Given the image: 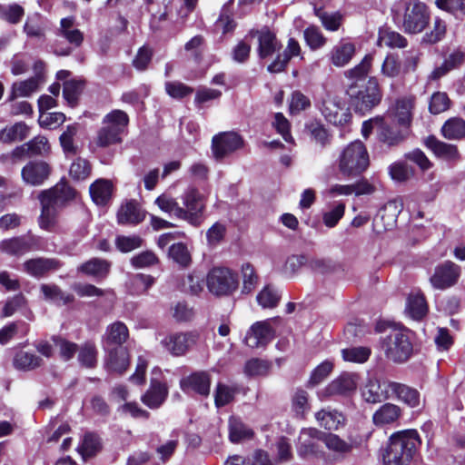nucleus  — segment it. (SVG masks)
<instances>
[{
    "mask_svg": "<svg viewBox=\"0 0 465 465\" xmlns=\"http://www.w3.org/2000/svg\"><path fill=\"white\" fill-rule=\"evenodd\" d=\"M391 11L394 21L408 34L421 33L430 23L429 9L420 0H397Z\"/></svg>",
    "mask_w": 465,
    "mask_h": 465,
    "instance_id": "f257e3e1",
    "label": "nucleus"
},
{
    "mask_svg": "<svg viewBox=\"0 0 465 465\" xmlns=\"http://www.w3.org/2000/svg\"><path fill=\"white\" fill-rule=\"evenodd\" d=\"M420 444L419 434L414 430L392 434L383 454L384 463L386 465H407L413 459Z\"/></svg>",
    "mask_w": 465,
    "mask_h": 465,
    "instance_id": "f03ea898",
    "label": "nucleus"
},
{
    "mask_svg": "<svg viewBox=\"0 0 465 465\" xmlns=\"http://www.w3.org/2000/svg\"><path fill=\"white\" fill-rule=\"evenodd\" d=\"M346 93L354 111L362 115L377 106L382 97L378 80L375 77H370L366 84L361 86L351 84Z\"/></svg>",
    "mask_w": 465,
    "mask_h": 465,
    "instance_id": "7ed1b4c3",
    "label": "nucleus"
},
{
    "mask_svg": "<svg viewBox=\"0 0 465 465\" xmlns=\"http://www.w3.org/2000/svg\"><path fill=\"white\" fill-rule=\"evenodd\" d=\"M129 123L127 114L122 110H113L103 119V126L98 130L96 144L99 147H108L122 143L124 134Z\"/></svg>",
    "mask_w": 465,
    "mask_h": 465,
    "instance_id": "20e7f679",
    "label": "nucleus"
},
{
    "mask_svg": "<svg viewBox=\"0 0 465 465\" xmlns=\"http://www.w3.org/2000/svg\"><path fill=\"white\" fill-rule=\"evenodd\" d=\"M370 159L362 142L357 140L349 143L339 157V170L346 176H357L369 166Z\"/></svg>",
    "mask_w": 465,
    "mask_h": 465,
    "instance_id": "39448f33",
    "label": "nucleus"
},
{
    "mask_svg": "<svg viewBox=\"0 0 465 465\" xmlns=\"http://www.w3.org/2000/svg\"><path fill=\"white\" fill-rule=\"evenodd\" d=\"M382 350L388 359L394 362H403L412 352L410 331L406 329H393L382 341Z\"/></svg>",
    "mask_w": 465,
    "mask_h": 465,
    "instance_id": "423d86ee",
    "label": "nucleus"
},
{
    "mask_svg": "<svg viewBox=\"0 0 465 465\" xmlns=\"http://www.w3.org/2000/svg\"><path fill=\"white\" fill-rule=\"evenodd\" d=\"M206 284L209 292L213 295L226 296L237 290L238 279L228 268L214 267L207 275Z\"/></svg>",
    "mask_w": 465,
    "mask_h": 465,
    "instance_id": "0eeeda50",
    "label": "nucleus"
},
{
    "mask_svg": "<svg viewBox=\"0 0 465 465\" xmlns=\"http://www.w3.org/2000/svg\"><path fill=\"white\" fill-rule=\"evenodd\" d=\"M320 111L326 121L336 126H345L351 120L350 109L342 98L335 94H326Z\"/></svg>",
    "mask_w": 465,
    "mask_h": 465,
    "instance_id": "6e6552de",
    "label": "nucleus"
},
{
    "mask_svg": "<svg viewBox=\"0 0 465 465\" xmlns=\"http://www.w3.org/2000/svg\"><path fill=\"white\" fill-rule=\"evenodd\" d=\"M56 35L64 38L71 46L56 47L54 53L57 55H70L74 48H78L84 42V33L80 31L73 16L62 18L60 26L57 28Z\"/></svg>",
    "mask_w": 465,
    "mask_h": 465,
    "instance_id": "1a4fd4ad",
    "label": "nucleus"
},
{
    "mask_svg": "<svg viewBox=\"0 0 465 465\" xmlns=\"http://www.w3.org/2000/svg\"><path fill=\"white\" fill-rule=\"evenodd\" d=\"M181 200L188 217L183 218L193 225H199L202 219V214L204 211V198L199 190L193 185L188 186L181 195Z\"/></svg>",
    "mask_w": 465,
    "mask_h": 465,
    "instance_id": "9d476101",
    "label": "nucleus"
},
{
    "mask_svg": "<svg viewBox=\"0 0 465 465\" xmlns=\"http://www.w3.org/2000/svg\"><path fill=\"white\" fill-rule=\"evenodd\" d=\"M460 273L461 269L458 264L445 261L435 267L430 282L434 289L445 290L458 282Z\"/></svg>",
    "mask_w": 465,
    "mask_h": 465,
    "instance_id": "9b49d317",
    "label": "nucleus"
},
{
    "mask_svg": "<svg viewBox=\"0 0 465 465\" xmlns=\"http://www.w3.org/2000/svg\"><path fill=\"white\" fill-rule=\"evenodd\" d=\"M40 249H42V240L33 234L13 237L0 242V251L9 255L20 256Z\"/></svg>",
    "mask_w": 465,
    "mask_h": 465,
    "instance_id": "f8f14e48",
    "label": "nucleus"
},
{
    "mask_svg": "<svg viewBox=\"0 0 465 465\" xmlns=\"http://www.w3.org/2000/svg\"><path fill=\"white\" fill-rule=\"evenodd\" d=\"M323 432L313 428L302 429L298 436L296 450L302 459L319 457L322 453L319 441H322Z\"/></svg>",
    "mask_w": 465,
    "mask_h": 465,
    "instance_id": "ddd939ff",
    "label": "nucleus"
},
{
    "mask_svg": "<svg viewBox=\"0 0 465 465\" xmlns=\"http://www.w3.org/2000/svg\"><path fill=\"white\" fill-rule=\"evenodd\" d=\"M242 146V138L234 132L221 133L212 140L213 153L217 160L223 159Z\"/></svg>",
    "mask_w": 465,
    "mask_h": 465,
    "instance_id": "4468645a",
    "label": "nucleus"
},
{
    "mask_svg": "<svg viewBox=\"0 0 465 465\" xmlns=\"http://www.w3.org/2000/svg\"><path fill=\"white\" fill-rule=\"evenodd\" d=\"M199 334L194 331L177 332L166 336L161 341V344L173 356L184 355L196 344Z\"/></svg>",
    "mask_w": 465,
    "mask_h": 465,
    "instance_id": "2eb2a0df",
    "label": "nucleus"
},
{
    "mask_svg": "<svg viewBox=\"0 0 465 465\" xmlns=\"http://www.w3.org/2000/svg\"><path fill=\"white\" fill-rule=\"evenodd\" d=\"M361 397L368 403H379L391 398V381L369 379L361 389Z\"/></svg>",
    "mask_w": 465,
    "mask_h": 465,
    "instance_id": "dca6fc26",
    "label": "nucleus"
},
{
    "mask_svg": "<svg viewBox=\"0 0 465 465\" xmlns=\"http://www.w3.org/2000/svg\"><path fill=\"white\" fill-rule=\"evenodd\" d=\"M357 384V374L344 372L329 383L328 386L320 392V397L349 395L356 390Z\"/></svg>",
    "mask_w": 465,
    "mask_h": 465,
    "instance_id": "f3484780",
    "label": "nucleus"
},
{
    "mask_svg": "<svg viewBox=\"0 0 465 465\" xmlns=\"http://www.w3.org/2000/svg\"><path fill=\"white\" fill-rule=\"evenodd\" d=\"M50 165L44 161H30L21 171L23 181L32 186H39L44 183L51 173Z\"/></svg>",
    "mask_w": 465,
    "mask_h": 465,
    "instance_id": "a211bd4d",
    "label": "nucleus"
},
{
    "mask_svg": "<svg viewBox=\"0 0 465 465\" xmlns=\"http://www.w3.org/2000/svg\"><path fill=\"white\" fill-rule=\"evenodd\" d=\"M413 107L414 99L412 97H402L398 99L395 105L388 111V115L393 123L405 129H410Z\"/></svg>",
    "mask_w": 465,
    "mask_h": 465,
    "instance_id": "6ab92c4d",
    "label": "nucleus"
},
{
    "mask_svg": "<svg viewBox=\"0 0 465 465\" xmlns=\"http://www.w3.org/2000/svg\"><path fill=\"white\" fill-rule=\"evenodd\" d=\"M62 263L54 258H34L23 263V271L35 278H41L61 268Z\"/></svg>",
    "mask_w": 465,
    "mask_h": 465,
    "instance_id": "aec40b11",
    "label": "nucleus"
},
{
    "mask_svg": "<svg viewBox=\"0 0 465 465\" xmlns=\"http://www.w3.org/2000/svg\"><path fill=\"white\" fill-rule=\"evenodd\" d=\"M273 338V331L267 322L253 323L246 333L244 341L250 348L266 345Z\"/></svg>",
    "mask_w": 465,
    "mask_h": 465,
    "instance_id": "412c9836",
    "label": "nucleus"
},
{
    "mask_svg": "<svg viewBox=\"0 0 465 465\" xmlns=\"http://www.w3.org/2000/svg\"><path fill=\"white\" fill-rule=\"evenodd\" d=\"M183 391H193L202 396L210 393L211 378L206 371H198L183 378L180 382Z\"/></svg>",
    "mask_w": 465,
    "mask_h": 465,
    "instance_id": "4be33fe9",
    "label": "nucleus"
},
{
    "mask_svg": "<svg viewBox=\"0 0 465 465\" xmlns=\"http://www.w3.org/2000/svg\"><path fill=\"white\" fill-rule=\"evenodd\" d=\"M50 144L46 137L38 135L24 143L21 146L16 147L11 153L13 158H21L25 155H45L50 152Z\"/></svg>",
    "mask_w": 465,
    "mask_h": 465,
    "instance_id": "5701e85b",
    "label": "nucleus"
},
{
    "mask_svg": "<svg viewBox=\"0 0 465 465\" xmlns=\"http://www.w3.org/2000/svg\"><path fill=\"white\" fill-rule=\"evenodd\" d=\"M167 395L168 388L166 384L153 377L150 388L142 396V401L150 409H156L164 402Z\"/></svg>",
    "mask_w": 465,
    "mask_h": 465,
    "instance_id": "b1692460",
    "label": "nucleus"
},
{
    "mask_svg": "<svg viewBox=\"0 0 465 465\" xmlns=\"http://www.w3.org/2000/svg\"><path fill=\"white\" fill-rule=\"evenodd\" d=\"M409 134V129L401 126H392L382 118V124L378 130L379 140L388 146H396L403 142Z\"/></svg>",
    "mask_w": 465,
    "mask_h": 465,
    "instance_id": "393cba45",
    "label": "nucleus"
},
{
    "mask_svg": "<svg viewBox=\"0 0 465 465\" xmlns=\"http://www.w3.org/2000/svg\"><path fill=\"white\" fill-rule=\"evenodd\" d=\"M355 54V45L353 43L341 40L335 45L329 54L331 63L336 67L347 65Z\"/></svg>",
    "mask_w": 465,
    "mask_h": 465,
    "instance_id": "a878e982",
    "label": "nucleus"
},
{
    "mask_svg": "<svg viewBox=\"0 0 465 465\" xmlns=\"http://www.w3.org/2000/svg\"><path fill=\"white\" fill-rule=\"evenodd\" d=\"M129 353L124 347H116L110 350L105 361V368L110 372L123 374L129 366Z\"/></svg>",
    "mask_w": 465,
    "mask_h": 465,
    "instance_id": "bb28decb",
    "label": "nucleus"
},
{
    "mask_svg": "<svg viewBox=\"0 0 465 465\" xmlns=\"http://www.w3.org/2000/svg\"><path fill=\"white\" fill-rule=\"evenodd\" d=\"M425 143L427 147L439 158L449 162H457L460 160V156L458 148L454 144L441 142L434 136L428 137Z\"/></svg>",
    "mask_w": 465,
    "mask_h": 465,
    "instance_id": "cd10ccee",
    "label": "nucleus"
},
{
    "mask_svg": "<svg viewBox=\"0 0 465 465\" xmlns=\"http://www.w3.org/2000/svg\"><path fill=\"white\" fill-rule=\"evenodd\" d=\"M113 183L107 179H97L89 187L90 196L96 205H106L112 198Z\"/></svg>",
    "mask_w": 465,
    "mask_h": 465,
    "instance_id": "c85d7f7f",
    "label": "nucleus"
},
{
    "mask_svg": "<svg viewBox=\"0 0 465 465\" xmlns=\"http://www.w3.org/2000/svg\"><path fill=\"white\" fill-rule=\"evenodd\" d=\"M301 54V46L299 43L290 38L288 41L287 47L282 54L277 55L275 60L268 65V71L271 73H280L286 67L288 62L294 56H298Z\"/></svg>",
    "mask_w": 465,
    "mask_h": 465,
    "instance_id": "c756f323",
    "label": "nucleus"
},
{
    "mask_svg": "<svg viewBox=\"0 0 465 465\" xmlns=\"http://www.w3.org/2000/svg\"><path fill=\"white\" fill-rule=\"evenodd\" d=\"M322 441L326 448L333 452V460H339L343 459L352 450V445L333 433H323Z\"/></svg>",
    "mask_w": 465,
    "mask_h": 465,
    "instance_id": "7c9ffc66",
    "label": "nucleus"
},
{
    "mask_svg": "<svg viewBox=\"0 0 465 465\" xmlns=\"http://www.w3.org/2000/svg\"><path fill=\"white\" fill-rule=\"evenodd\" d=\"M401 415V409L392 403H384L372 415L376 426L382 427L396 422Z\"/></svg>",
    "mask_w": 465,
    "mask_h": 465,
    "instance_id": "2f4dec72",
    "label": "nucleus"
},
{
    "mask_svg": "<svg viewBox=\"0 0 465 465\" xmlns=\"http://www.w3.org/2000/svg\"><path fill=\"white\" fill-rule=\"evenodd\" d=\"M394 396L411 408L420 405V396L417 390L402 383L391 381V398Z\"/></svg>",
    "mask_w": 465,
    "mask_h": 465,
    "instance_id": "473e14b6",
    "label": "nucleus"
},
{
    "mask_svg": "<svg viewBox=\"0 0 465 465\" xmlns=\"http://www.w3.org/2000/svg\"><path fill=\"white\" fill-rule=\"evenodd\" d=\"M75 195V191L66 183H57L48 191L43 192L40 196L59 206L66 201L72 200Z\"/></svg>",
    "mask_w": 465,
    "mask_h": 465,
    "instance_id": "72a5a7b5",
    "label": "nucleus"
},
{
    "mask_svg": "<svg viewBox=\"0 0 465 465\" xmlns=\"http://www.w3.org/2000/svg\"><path fill=\"white\" fill-rule=\"evenodd\" d=\"M111 263L108 261L100 258H93L81 264L78 271L87 276L100 280L104 279L108 275Z\"/></svg>",
    "mask_w": 465,
    "mask_h": 465,
    "instance_id": "f704fd0d",
    "label": "nucleus"
},
{
    "mask_svg": "<svg viewBox=\"0 0 465 465\" xmlns=\"http://www.w3.org/2000/svg\"><path fill=\"white\" fill-rule=\"evenodd\" d=\"M144 219V213L134 202L123 204L117 213L120 224H138Z\"/></svg>",
    "mask_w": 465,
    "mask_h": 465,
    "instance_id": "c9c22d12",
    "label": "nucleus"
},
{
    "mask_svg": "<svg viewBox=\"0 0 465 465\" xmlns=\"http://www.w3.org/2000/svg\"><path fill=\"white\" fill-rule=\"evenodd\" d=\"M345 209L343 202L335 201L329 203L322 213V223L329 229L334 228L344 216Z\"/></svg>",
    "mask_w": 465,
    "mask_h": 465,
    "instance_id": "e433bc0d",
    "label": "nucleus"
},
{
    "mask_svg": "<svg viewBox=\"0 0 465 465\" xmlns=\"http://www.w3.org/2000/svg\"><path fill=\"white\" fill-rule=\"evenodd\" d=\"M405 311L413 320L422 319L428 312V304L423 294L420 292L411 293L407 299Z\"/></svg>",
    "mask_w": 465,
    "mask_h": 465,
    "instance_id": "4c0bfd02",
    "label": "nucleus"
},
{
    "mask_svg": "<svg viewBox=\"0 0 465 465\" xmlns=\"http://www.w3.org/2000/svg\"><path fill=\"white\" fill-rule=\"evenodd\" d=\"M129 337L127 326L122 322L110 324L104 333V339L106 345H118L121 347Z\"/></svg>",
    "mask_w": 465,
    "mask_h": 465,
    "instance_id": "58836bf2",
    "label": "nucleus"
},
{
    "mask_svg": "<svg viewBox=\"0 0 465 465\" xmlns=\"http://www.w3.org/2000/svg\"><path fill=\"white\" fill-rule=\"evenodd\" d=\"M154 203L164 213L171 216H174L178 219L183 220L188 217V214L183 208L179 205L177 201L168 194H161L158 196Z\"/></svg>",
    "mask_w": 465,
    "mask_h": 465,
    "instance_id": "ea45409f",
    "label": "nucleus"
},
{
    "mask_svg": "<svg viewBox=\"0 0 465 465\" xmlns=\"http://www.w3.org/2000/svg\"><path fill=\"white\" fill-rule=\"evenodd\" d=\"M402 204L398 200L389 201L379 211L374 221L381 219L385 222V229L391 227L397 221V217L401 212Z\"/></svg>",
    "mask_w": 465,
    "mask_h": 465,
    "instance_id": "a19ab883",
    "label": "nucleus"
},
{
    "mask_svg": "<svg viewBox=\"0 0 465 465\" xmlns=\"http://www.w3.org/2000/svg\"><path fill=\"white\" fill-rule=\"evenodd\" d=\"M253 431L247 427L239 418L231 417L229 420V439L237 443L252 437Z\"/></svg>",
    "mask_w": 465,
    "mask_h": 465,
    "instance_id": "79ce46f5",
    "label": "nucleus"
},
{
    "mask_svg": "<svg viewBox=\"0 0 465 465\" xmlns=\"http://www.w3.org/2000/svg\"><path fill=\"white\" fill-rule=\"evenodd\" d=\"M407 39L400 33L389 28H382L379 31L378 45L390 48H404L407 46Z\"/></svg>",
    "mask_w": 465,
    "mask_h": 465,
    "instance_id": "37998d69",
    "label": "nucleus"
},
{
    "mask_svg": "<svg viewBox=\"0 0 465 465\" xmlns=\"http://www.w3.org/2000/svg\"><path fill=\"white\" fill-rule=\"evenodd\" d=\"M42 82V77L36 75L25 81L16 82L12 86L11 98L29 96L31 94L36 92Z\"/></svg>",
    "mask_w": 465,
    "mask_h": 465,
    "instance_id": "c03bdc74",
    "label": "nucleus"
},
{
    "mask_svg": "<svg viewBox=\"0 0 465 465\" xmlns=\"http://www.w3.org/2000/svg\"><path fill=\"white\" fill-rule=\"evenodd\" d=\"M441 134L449 140H460L465 137V121L458 117L447 120L441 127Z\"/></svg>",
    "mask_w": 465,
    "mask_h": 465,
    "instance_id": "a18cd8bd",
    "label": "nucleus"
},
{
    "mask_svg": "<svg viewBox=\"0 0 465 465\" xmlns=\"http://www.w3.org/2000/svg\"><path fill=\"white\" fill-rule=\"evenodd\" d=\"M258 41V51L261 58L272 55L280 48V44L277 41L276 36L268 30L259 32Z\"/></svg>",
    "mask_w": 465,
    "mask_h": 465,
    "instance_id": "49530a36",
    "label": "nucleus"
},
{
    "mask_svg": "<svg viewBox=\"0 0 465 465\" xmlns=\"http://www.w3.org/2000/svg\"><path fill=\"white\" fill-rule=\"evenodd\" d=\"M42 213L39 218V225L42 229L52 231L55 224V205L48 200L40 196Z\"/></svg>",
    "mask_w": 465,
    "mask_h": 465,
    "instance_id": "de8ad7c7",
    "label": "nucleus"
},
{
    "mask_svg": "<svg viewBox=\"0 0 465 465\" xmlns=\"http://www.w3.org/2000/svg\"><path fill=\"white\" fill-rule=\"evenodd\" d=\"M42 363V359L31 352L20 351L14 358V366L17 370L31 371L39 367Z\"/></svg>",
    "mask_w": 465,
    "mask_h": 465,
    "instance_id": "09e8293b",
    "label": "nucleus"
},
{
    "mask_svg": "<svg viewBox=\"0 0 465 465\" xmlns=\"http://www.w3.org/2000/svg\"><path fill=\"white\" fill-rule=\"evenodd\" d=\"M372 64V55L366 54L359 64L344 72L346 78L353 81L351 84H358V81L364 80L368 75Z\"/></svg>",
    "mask_w": 465,
    "mask_h": 465,
    "instance_id": "8fccbe9b",
    "label": "nucleus"
},
{
    "mask_svg": "<svg viewBox=\"0 0 465 465\" xmlns=\"http://www.w3.org/2000/svg\"><path fill=\"white\" fill-rule=\"evenodd\" d=\"M91 173V163L86 159L81 157L74 160L69 168L70 177L76 182H82L88 179Z\"/></svg>",
    "mask_w": 465,
    "mask_h": 465,
    "instance_id": "3c124183",
    "label": "nucleus"
},
{
    "mask_svg": "<svg viewBox=\"0 0 465 465\" xmlns=\"http://www.w3.org/2000/svg\"><path fill=\"white\" fill-rule=\"evenodd\" d=\"M315 417L320 425L329 430H337L344 421L342 414L338 411L322 410Z\"/></svg>",
    "mask_w": 465,
    "mask_h": 465,
    "instance_id": "603ef678",
    "label": "nucleus"
},
{
    "mask_svg": "<svg viewBox=\"0 0 465 465\" xmlns=\"http://www.w3.org/2000/svg\"><path fill=\"white\" fill-rule=\"evenodd\" d=\"M281 299V293L273 286L266 285L258 293L256 300L262 308H274L278 305Z\"/></svg>",
    "mask_w": 465,
    "mask_h": 465,
    "instance_id": "864d4df0",
    "label": "nucleus"
},
{
    "mask_svg": "<svg viewBox=\"0 0 465 465\" xmlns=\"http://www.w3.org/2000/svg\"><path fill=\"white\" fill-rule=\"evenodd\" d=\"M237 391L236 386H230L219 382L214 391V402L216 407L220 408L229 404L233 400Z\"/></svg>",
    "mask_w": 465,
    "mask_h": 465,
    "instance_id": "5fc2aeb1",
    "label": "nucleus"
},
{
    "mask_svg": "<svg viewBox=\"0 0 465 465\" xmlns=\"http://www.w3.org/2000/svg\"><path fill=\"white\" fill-rule=\"evenodd\" d=\"M28 126L24 123H16L11 127L4 129L0 139L4 142L22 141L28 135Z\"/></svg>",
    "mask_w": 465,
    "mask_h": 465,
    "instance_id": "6e6d98bb",
    "label": "nucleus"
},
{
    "mask_svg": "<svg viewBox=\"0 0 465 465\" xmlns=\"http://www.w3.org/2000/svg\"><path fill=\"white\" fill-rule=\"evenodd\" d=\"M41 291L45 300L66 304L72 301V296L64 294L61 289L54 284H42Z\"/></svg>",
    "mask_w": 465,
    "mask_h": 465,
    "instance_id": "4d7b16f0",
    "label": "nucleus"
},
{
    "mask_svg": "<svg viewBox=\"0 0 465 465\" xmlns=\"http://www.w3.org/2000/svg\"><path fill=\"white\" fill-rule=\"evenodd\" d=\"M169 257L182 267H187L191 263V254L187 246L183 243H173L168 252Z\"/></svg>",
    "mask_w": 465,
    "mask_h": 465,
    "instance_id": "13d9d810",
    "label": "nucleus"
},
{
    "mask_svg": "<svg viewBox=\"0 0 465 465\" xmlns=\"http://www.w3.org/2000/svg\"><path fill=\"white\" fill-rule=\"evenodd\" d=\"M370 355L371 349L363 346L346 348L341 351V356L344 361L356 363L365 362Z\"/></svg>",
    "mask_w": 465,
    "mask_h": 465,
    "instance_id": "bf43d9fd",
    "label": "nucleus"
},
{
    "mask_svg": "<svg viewBox=\"0 0 465 465\" xmlns=\"http://www.w3.org/2000/svg\"><path fill=\"white\" fill-rule=\"evenodd\" d=\"M84 83L77 80L66 81L64 84L63 95L70 106H74L83 89Z\"/></svg>",
    "mask_w": 465,
    "mask_h": 465,
    "instance_id": "052dcab7",
    "label": "nucleus"
},
{
    "mask_svg": "<svg viewBox=\"0 0 465 465\" xmlns=\"http://www.w3.org/2000/svg\"><path fill=\"white\" fill-rule=\"evenodd\" d=\"M242 292L250 293L258 283V275L252 264L244 263L242 266Z\"/></svg>",
    "mask_w": 465,
    "mask_h": 465,
    "instance_id": "680f3d73",
    "label": "nucleus"
},
{
    "mask_svg": "<svg viewBox=\"0 0 465 465\" xmlns=\"http://www.w3.org/2000/svg\"><path fill=\"white\" fill-rule=\"evenodd\" d=\"M271 369V363L265 360L252 359L245 364V372L249 376L266 375Z\"/></svg>",
    "mask_w": 465,
    "mask_h": 465,
    "instance_id": "e2e57ef3",
    "label": "nucleus"
},
{
    "mask_svg": "<svg viewBox=\"0 0 465 465\" xmlns=\"http://www.w3.org/2000/svg\"><path fill=\"white\" fill-rule=\"evenodd\" d=\"M100 448L99 438L94 433H86L84 437L83 443L79 448L84 459L92 457Z\"/></svg>",
    "mask_w": 465,
    "mask_h": 465,
    "instance_id": "0e129e2a",
    "label": "nucleus"
},
{
    "mask_svg": "<svg viewBox=\"0 0 465 465\" xmlns=\"http://www.w3.org/2000/svg\"><path fill=\"white\" fill-rule=\"evenodd\" d=\"M77 134L76 125H68L66 130L60 135V143L64 152L68 154L76 153V146L74 143V138Z\"/></svg>",
    "mask_w": 465,
    "mask_h": 465,
    "instance_id": "69168bd1",
    "label": "nucleus"
},
{
    "mask_svg": "<svg viewBox=\"0 0 465 465\" xmlns=\"http://www.w3.org/2000/svg\"><path fill=\"white\" fill-rule=\"evenodd\" d=\"M303 35L307 45L313 50L321 48L326 43V38L318 27L310 26L305 29Z\"/></svg>",
    "mask_w": 465,
    "mask_h": 465,
    "instance_id": "338daca9",
    "label": "nucleus"
},
{
    "mask_svg": "<svg viewBox=\"0 0 465 465\" xmlns=\"http://www.w3.org/2000/svg\"><path fill=\"white\" fill-rule=\"evenodd\" d=\"M26 305V299L22 293H18L9 298L3 308L1 317L6 318L12 316L15 312Z\"/></svg>",
    "mask_w": 465,
    "mask_h": 465,
    "instance_id": "774afa93",
    "label": "nucleus"
}]
</instances>
